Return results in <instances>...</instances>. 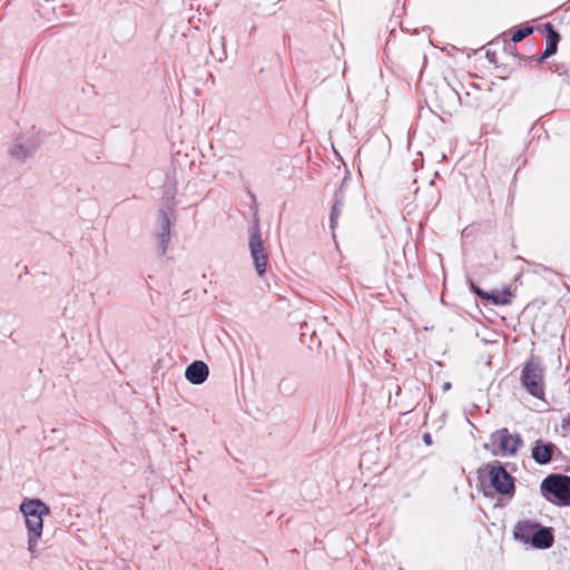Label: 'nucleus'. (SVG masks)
Instances as JSON below:
<instances>
[{
  "mask_svg": "<svg viewBox=\"0 0 570 570\" xmlns=\"http://www.w3.org/2000/svg\"><path fill=\"white\" fill-rule=\"evenodd\" d=\"M557 446L553 443H544L541 440L535 441L532 451L531 458L540 465L548 464L552 461L554 451Z\"/></svg>",
  "mask_w": 570,
  "mask_h": 570,
  "instance_id": "obj_10",
  "label": "nucleus"
},
{
  "mask_svg": "<svg viewBox=\"0 0 570 570\" xmlns=\"http://www.w3.org/2000/svg\"><path fill=\"white\" fill-rule=\"evenodd\" d=\"M422 439L426 445L432 444V435L429 432L424 433Z\"/></svg>",
  "mask_w": 570,
  "mask_h": 570,
  "instance_id": "obj_20",
  "label": "nucleus"
},
{
  "mask_svg": "<svg viewBox=\"0 0 570 570\" xmlns=\"http://www.w3.org/2000/svg\"><path fill=\"white\" fill-rule=\"evenodd\" d=\"M450 387H451V383H449V382L443 385L444 390H449Z\"/></svg>",
  "mask_w": 570,
  "mask_h": 570,
  "instance_id": "obj_22",
  "label": "nucleus"
},
{
  "mask_svg": "<svg viewBox=\"0 0 570 570\" xmlns=\"http://www.w3.org/2000/svg\"><path fill=\"white\" fill-rule=\"evenodd\" d=\"M175 195H176L175 188H167L164 191V199H166V206H167L166 210L170 212L171 215H175V206H176Z\"/></svg>",
  "mask_w": 570,
  "mask_h": 570,
  "instance_id": "obj_14",
  "label": "nucleus"
},
{
  "mask_svg": "<svg viewBox=\"0 0 570 570\" xmlns=\"http://www.w3.org/2000/svg\"><path fill=\"white\" fill-rule=\"evenodd\" d=\"M20 512L24 515L28 529V551L31 558H37L38 541L42 535L43 517L50 513L49 507L39 499H23Z\"/></svg>",
  "mask_w": 570,
  "mask_h": 570,
  "instance_id": "obj_1",
  "label": "nucleus"
},
{
  "mask_svg": "<svg viewBox=\"0 0 570 570\" xmlns=\"http://www.w3.org/2000/svg\"><path fill=\"white\" fill-rule=\"evenodd\" d=\"M550 69L551 71L562 76V75H568L569 72V69L568 67L566 66V63H562V62H554L550 66Z\"/></svg>",
  "mask_w": 570,
  "mask_h": 570,
  "instance_id": "obj_19",
  "label": "nucleus"
},
{
  "mask_svg": "<svg viewBox=\"0 0 570 570\" xmlns=\"http://www.w3.org/2000/svg\"><path fill=\"white\" fill-rule=\"evenodd\" d=\"M522 444L520 434H513L507 428H502L490 435V443H485L484 449L490 450L494 456H512Z\"/></svg>",
  "mask_w": 570,
  "mask_h": 570,
  "instance_id": "obj_5",
  "label": "nucleus"
},
{
  "mask_svg": "<svg viewBox=\"0 0 570 570\" xmlns=\"http://www.w3.org/2000/svg\"><path fill=\"white\" fill-rule=\"evenodd\" d=\"M170 212H167L165 208H160L158 210L159 218V232L158 233H170Z\"/></svg>",
  "mask_w": 570,
  "mask_h": 570,
  "instance_id": "obj_13",
  "label": "nucleus"
},
{
  "mask_svg": "<svg viewBox=\"0 0 570 570\" xmlns=\"http://www.w3.org/2000/svg\"><path fill=\"white\" fill-rule=\"evenodd\" d=\"M250 256L257 274L263 277L266 273L267 254L263 246L262 236L258 226H255L249 236Z\"/></svg>",
  "mask_w": 570,
  "mask_h": 570,
  "instance_id": "obj_7",
  "label": "nucleus"
},
{
  "mask_svg": "<svg viewBox=\"0 0 570 570\" xmlns=\"http://www.w3.org/2000/svg\"><path fill=\"white\" fill-rule=\"evenodd\" d=\"M513 538L535 549H549L554 543L553 528L543 527L531 520L517 522L513 529Z\"/></svg>",
  "mask_w": 570,
  "mask_h": 570,
  "instance_id": "obj_2",
  "label": "nucleus"
},
{
  "mask_svg": "<svg viewBox=\"0 0 570 570\" xmlns=\"http://www.w3.org/2000/svg\"><path fill=\"white\" fill-rule=\"evenodd\" d=\"M542 497L558 507L570 505V476L560 473H552L546 476L541 484Z\"/></svg>",
  "mask_w": 570,
  "mask_h": 570,
  "instance_id": "obj_3",
  "label": "nucleus"
},
{
  "mask_svg": "<svg viewBox=\"0 0 570 570\" xmlns=\"http://www.w3.org/2000/svg\"><path fill=\"white\" fill-rule=\"evenodd\" d=\"M558 50V46L557 45H552V43H547V47L544 49V51L540 55V56H533V59L538 62V63H541L543 62L546 59H548L550 56L554 55Z\"/></svg>",
  "mask_w": 570,
  "mask_h": 570,
  "instance_id": "obj_18",
  "label": "nucleus"
},
{
  "mask_svg": "<svg viewBox=\"0 0 570 570\" xmlns=\"http://www.w3.org/2000/svg\"><path fill=\"white\" fill-rule=\"evenodd\" d=\"M532 32H533V27H530V26L521 27L513 32L511 40L513 42H519V41L523 40L524 38H527L528 36H530Z\"/></svg>",
  "mask_w": 570,
  "mask_h": 570,
  "instance_id": "obj_17",
  "label": "nucleus"
},
{
  "mask_svg": "<svg viewBox=\"0 0 570 570\" xmlns=\"http://www.w3.org/2000/svg\"><path fill=\"white\" fill-rule=\"evenodd\" d=\"M469 287L472 293L483 301H487L495 306L508 305L512 301V294L508 288L502 292H487L479 287L472 278H468Z\"/></svg>",
  "mask_w": 570,
  "mask_h": 570,
  "instance_id": "obj_8",
  "label": "nucleus"
},
{
  "mask_svg": "<svg viewBox=\"0 0 570 570\" xmlns=\"http://www.w3.org/2000/svg\"><path fill=\"white\" fill-rule=\"evenodd\" d=\"M521 382L532 396L542 400L544 396V367L538 356H531L521 372Z\"/></svg>",
  "mask_w": 570,
  "mask_h": 570,
  "instance_id": "obj_4",
  "label": "nucleus"
},
{
  "mask_svg": "<svg viewBox=\"0 0 570 570\" xmlns=\"http://www.w3.org/2000/svg\"><path fill=\"white\" fill-rule=\"evenodd\" d=\"M170 242V233H158L157 234V246L160 255H165Z\"/></svg>",
  "mask_w": 570,
  "mask_h": 570,
  "instance_id": "obj_15",
  "label": "nucleus"
},
{
  "mask_svg": "<svg viewBox=\"0 0 570 570\" xmlns=\"http://www.w3.org/2000/svg\"><path fill=\"white\" fill-rule=\"evenodd\" d=\"M345 204V183L343 181L341 186L334 193V202L330 213V228L332 229L333 237H335V229L338 226V218L342 214L343 207Z\"/></svg>",
  "mask_w": 570,
  "mask_h": 570,
  "instance_id": "obj_9",
  "label": "nucleus"
},
{
  "mask_svg": "<svg viewBox=\"0 0 570 570\" xmlns=\"http://www.w3.org/2000/svg\"><path fill=\"white\" fill-rule=\"evenodd\" d=\"M546 31H547V43H552V45H557L560 42V33L554 29V27L548 22L546 26Z\"/></svg>",
  "mask_w": 570,
  "mask_h": 570,
  "instance_id": "obj_16",
  "label": "nucleus"
},
{
  "mask_svg": "<svg viewBox=\"0 0 570 570\" xmlns=\"http://www.w3.org/2000/svg\"><path fill=\"white\" fill-rule=\"evenodd\" d=\"M208 375V366L203 361H194L185 371L186 380L195 385L204 383Z\"/></svg>",
  "mask_w": 570,
  "mask_h": 570,
  "instance_id": "obj_11",
  "label": "nucleus"
},
{
  "mask_svg": "<svg viewBox=\"0 0 570 570\" xmlns=\"http://www.w3.org/2000/svg\"><path fill=\"white\" fill-rule=\"evenodd\" d=\"M38 148V144L33 140H29L26 144L16 142L10 155L17 160L24 161L28 157H31Z\"/></svg>",
  "mask_w": 570,
  "mask_h": 570,
  "instance_id": "obj_12",
  "label": "nucleus"
},
{
  "mask_svg": "<svg viewBox=\"0 0 570 570\" xmlns=\"http://www.w3.org/2000/svg\"><path fill=\"white\" fill-rule=\"evenodd\" d=\"M489 479L493 489L508 498H513L515 493L514 478L500 463L489 464Z\"/></svg>",
  "mask_w": 570,
  "mask_h": 570,
  "instance_id": "obj_6",
  "label": "nucleus"
},
{
  "mask_svg": "<svg viewBox=\"0 0 570 570\" xmlns=\"http://www.w3.org/2000/svg\"><path fill=\"white\" fill-rule=\"evenodd\" d=\"M564 425H569L570 426V414L567 419H564Z\"/></svg>",
  "mask_w": 570,
  "mask_h": 570,
  "instance_id": "obj_21",
  "label": "nucleus"
}]
</instances>
